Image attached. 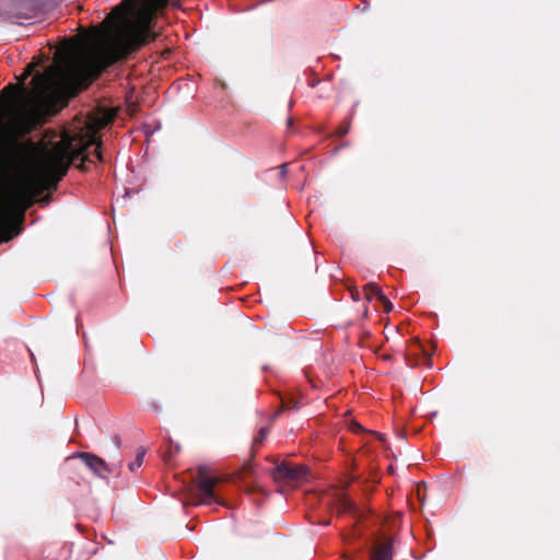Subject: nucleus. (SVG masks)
Here are the masks:
<instances>
[{
    "mask_svg": "<svg viewBox=\"0 0 560 560\" xmlns=\"http://www.w3.org/2000/svg\"><path fill=\"white\" fill-rule=\"evenodd\" d=\"M149 37H62L50 46L54 62L32 79L34 105H54L86 88L106 67L148 43Z\"/></svg>",
    "mask_w": 560,
    "mask_h": 560,
    "instance_id": "nucleus-1",
    "label": "nucleus"
},
{
    "mask_svg": "<svg viewBox=\"0 0 560 560\" xmlns=\"http://www.w3.org/2000/svg\"><path fill=\"white\" fill-rule=\"evenodd\" d=\"M175 0H122L93 32L78 35H162L165 8Z\"/></svg>",
    "mask_w": 560,
    "mask_h": 560,
    "instance_id": "nucleus-2",
    "label": "nucleus"
},
{
    "mask_svg": "<svg viewBox=\"0 0 560 560\" xmlns=\"http://www.w3.org/2000/svg\"><path fill=\"white\" fill-rule=\"evenodd\" d=\"M93 145H95L93 155L102 162L101 142L97 140L95 131L72 138L65 136L60 142L40 155L37 163L39 174L47 182H58L67 173L70 164L79 158H81V167L83 168V164L90 160L85 152Z\"/></svg>",
    "mask_w": 560,
    "mask_h": 560,
    "instance_id": "nucleus-3",
    "label": "nucleus"
},
{
    "mask_svg": "<svg viewBox=\"0 0 560 560\" xmlns=\"http://www.w3.org/2000/svg\"><path fill=\"white\" fill-rule=\"evenodd\" d=\"M32 199L28 180H20L0 189V241H9L19 233L18 225Z\"/></svg>",
    "mask_w": 560,
    "mask_h": 560,
    "instance_id": "nucleus-4",
    "label": "nucleus"
},
{
    "mask_svg": "<svg viewBox=\"0 0 560 560\" xmlns=\"http://www.w3.org/2000/svg\"><path fill=\"white\" fill-rule=\"evenodd\" d=\"M32 199L28 180H20L0 189V241H9L19 233L18 225Z\"/></svg>",
    "mask_w": 560,
    "mask_h": 560,
    "instance_id": "nucleus-5",
    "label": "nucleus"
},
{
    "mask_svg": "<svg viewBox=\"0 0 560 560\" xmlns=\"http://www.w3.org/2000/svg\"><path fill=\"white\" fill-rule=\"evenodd\" d=\"M39 122V114L35 108L21 107L15 109L0 136V162L14 144L16 138L31 131Z\"/></svg>",
    "mask_w": 560,
    "mask_h": 560,
    "instance_id": "nucleus-6",
    "label": "nucleus"
},
{
    "mask_svg": "<svg viewBox=\"0 0 560 560\" xmlns=\"http://www.w3.org/2000/svg\"><path fill=\"white\" fill-rule=\"evenodd\" d=\"M51 11L44 0H12L7 9L8 19L19 25H33L45 21Z\"/></svg>",
    "mask_w": 560,
    "mask_h": 560,
    "instance_id": "nucleus-7",
    "label": "nucleus"
},
{
    "mask_svg": "<svg viewBox=\"0 0 560 560\" xmlns=\"http://www.w3.org/2000/svg\"><path fill=\"white\" fill-rule=\"evenodd\" d=\"M272 475L277 481H299L307 475V468L303 465L290 466L282 463L275 467Z\"/></svg>",
    "mask_w": 560,
    "mask_h": 560,
    "instance_id": "nucleus-8",
    "label": "nucleus"
},
{
    "mask_svg": "<svg viewBox=\"0 0 560 560\" xmlns=\"http://www.w3.org/2000/svg\"><path fill=\"white\" fill-rule=\"evenodd\" d=\"M80 458L84 465L100 478H107L108 474L110 472L107 464L101 457L94 454L82 453L80 454Z\"/></svg>",
    "mask_w": 560,
    "mask_h": 560,
    "instance_id": "nucleus-9",
    "label": "nucleus"
},
{
    "mask_svg": "<svg viewBox=\"0 0 560 560\" xmlns=\"http://www.w3.org/2000/svg\"><path fill=\"white\" fill-rule=\"evenodd\" d=\"M200 479L198 481V489L202 497L203 503H210L213 499V487L217 480L212 477L203 475L202 470H199Z\"/></svg>",
    "mask_w": 560,
    "mask_h": 560,
    "instance_id": "nucleus-10",
    "label": "nucleus"
},
{
    "mask_svg": "<svg viewBox=\"0 0 560 560\" xmlns=\"http://www.w3.org/2000/svg\"><path fill=\"white\" fill-rule=\"evenodd\" d=\"M363 292H364V296L366 299V301H372V300H377V301H381V300H385V294L383 293L382 289L376 285L375 283H368L364 289H363Z\"/></svg>",
    "mask_w": 560,
    "mask_h": 560,
    "instance_id": "nucleus-11",
    "label": "nucleus"
},
{
    "mask_svg": "<svg viewBox=\"0 0 560 560\" xmlns=\"http://www.w3.org/2000/svg\"><path fill=\"white\" fill-rule=\"evenodd\" d=\"M393 559V544L387 541L380 546L375 551L373 560H392Z\"/></svg>",
    "mask_w": 560,
    "mask_h": 560,
    "instance_id": "nucleus-12",
    "label": "nucleus"
},
{
    "mask_svg": "<svg viewBox=\"0 0 560 560\" xmlns=\"http://www.w3.org/2000/svg\"><path fill=\"white\" fill-rule=\"evenodd\" d=\"M48 59H49V57H45L44 55H40V56H38V58H37L35 61H33V62L28 63V65H27V67L25 68V72L23 73V75H22V78H21V84H23V83H24V81H25L30 75H32V74L34 73V69H35V67H37V66H39V65L44 63V62H45V61H47Z\"/></svg>",
    "mask_w": 560,
    "mask_h": 560,
    "instance_id": "nucleus-13",
    "label": "nucleus"
},
{
    "mask_svg": "<svg viewBox=\"0 0 560 560\" xmlns=\"http://www.w3.org/2000/svg\"><path fill=\"white\" fill-rule=\"evenodd\" d=\"M145 455V450L143 447H139L136 453V458L129 464L130 471H136L143 464Z\"/></svg>",
    "mask_w": 560,
    "mask_h": 560,
    "instance_id": "nucleus-14",
    "label": "nucleus"
},
{
    "mask_svg": "<svg viewBox=\"0 0 560 560\" xmlns=\"http://www.w3.org/2000/svg\"><path fill=\"white\" fill-rule=\"evenodd\" d=\"M380 302L383 304V306H384V311H385L386 313H389V312L393 310V304H392V302L387 299V296H386V295H385V300H381Z\"/></svg>",
    "mask_w": 560,
    "mask_h": 560,
    "instance_id": "nucleus-15",
    "label": "nucleus"
},
{
    "mask_svg": "<svg viewBox=\"0 0 560 560\" xmlns=\"http://www.w3.org/2000/svg\"><path fill=\"white\" fill-rule=\"evenodd\" d=\"M341 504L342 509L340 510V512H346L347 510L352 509V503L348 499H343Z\"/></svg>",
    "mask_w": 560,
    "mask_h": 560,
    "instance_id": "nucleus-16",
    "label": "nucleus"
},
{
    "mask_svg": "<svg viewBox=\"0 0 560 560\" xmlns=\"http://www.w3.org/2000/svg\"><path fill=\"white\" fill-rule=\"evenodd\" d=\"M113 443L116 446V448H120V446H121V439H120V436L119 435H115L113 438Z\"/></svg>",
    "mask_w": 560,
    "mask_h": 560,
    "instance_id": "nucleus-17",
    "label": "nucleus"
},
{
    "mask_svg": "<svg viewBox=\"0 0 560 560\" xmlns=\"http://www.w3.org/2000/svg\"><path fill=\"white\" fill-rule=\"evenodd\" d=\"M280 175L284 177L287 175V164L280 166Z\"/></svg>",
    "mask_w": 560,
    "mask_h": 560,
    "instance_id": "nucleus-18",
    "label": "nucleus"
},
{
    "mask_svg": "<svg viewBox=\"0 0 560 560\" xmlns=\"http://www.w3.org/2000/svg\"><path fill=\"white\" fill-rule=\"evenodd\" d=\"M351 296H352V299H353L354 301L359 300V298H360V293H359V291H358V290H352V291H351Z\"/></svg>",
    "mask_w": 560,
    "mask_h": 560,
    "instance_id": "nucleus-19",
    "label": "nucleus"
},
{
    "mask_svg": "<svg viewBox=\"0 0 560 560\" xmlns=\"http://www.w3.org/2000/svg\"><path fill=\"white\" fill-rule=\"evenodd\" d=\"M266 435H267V429L266 428H261L259 430L260 440H262Z\"/></svg>",
    "mask_w": 560,
    "mask_h": 560,
    "instance_id": "nucleus-20",
    "label": "nucleus"
},
{
    "mask_svg": "<svg viewBox=\"0 0 560 560\" xmlns=\"http://www.w3.org/2000/svg\"><path fill=\"white\" fill-rule=\"evenodd\" d=\"M353 430L361 431V430H363V428L360 424L355 423L353 425Z\"/></svg>",
    "mask_w": 560,
    "mask_h": 560,
    "instance_id": "nucleus-21",
    "label": "nucleus"
},
{
    "mask_svg": "<svg viewBox=\"0 0 560 560\" xmlns=\"http://www.w3.org/2000/svg\"><path fill=\"white\" fill-rule=\"evenodd\" d=\"M366 315H368V307L365 306L364 307V316H366Z\"/></svg>",
    "mask_w": 560,
    "mask_h": 560,
    "instance_id": "nucleus-22",
    "label": "nucleus"
}]
</instances>
